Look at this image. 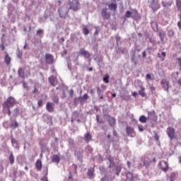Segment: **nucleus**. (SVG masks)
I'll return each mask as SVG.
<instances>
[{
  "label": "nucleus",
  "instance_id": "nucleus-59",
  "mask_svg": "<svg viewBox=\"0 0 181 181\" xmlns=\"http://www.w3.org/2000/svg\"><path fill=\"white\" fill-rule=\"evenodd\" d=\"M115 165V163H110L108 168H110V169H111L112 168H114Z\"/></svg>",
  "mask_w": 181,
  "mask_h": 181
},
{
  "label": "nucleus",
  "instance_id": "nucleus-9",
  "mask_svg": "<svg viewBox=\"0 0 181 181\" xmlns=\"http://www.w3.org/2000/svg\"><path fill=\"white\" fill-rule=\"evenodd\" d=\"M127 134L129 136H132V138H134L135 135H136V133H135V130L133 127H131L129 126H127L126 127Z\"/></svg>",
  "mask_w": 181,
  "mask_h": 181
},
{
  "label": "nucleus",
  "instance_id": "nucleus-31",
  "mask_svg": "<svg viewBox=\"0 0 181 181\" xmlns=\"http://www.w3.org/2000/svg\"><path fill=\"white\" fill-rule=\"evenodd\" d=\"M176 6L178 11L181 12V1L180 0H176Z\"/></svg>",
  "mask_w": 181,
  "mask_h": 181
},
{
  "label": "nucleus",
  "instance_id": "nucleus-52",
  "mask_svg": "<svg viewBox=\"0 0 181 181\" xmlns=\"http://www.w3.org/2000/svg\"><path fill=\"white\" fill-rule=\"evenodd\" d=\"M6 109L8 110L7 114L8 117H11V114H12V112H11V107H8V108H6Z\"/></svg>",
  "mask_w": 181,
  "mask_h": 181
},
{
  "label": "nucleus",
  "instance_id": "nucleus-27",
  "mask_svg": "<svg viewBox=\"0 0 181 181\" xmlns=\"http://www.w3.org/2000/svg\"><path fill=\"white\" fill-rule=\"evenodd\" d=\"M8 160L11 165H13L15 163V157H13V153H11L8 158Z\"/></svg>",
  "mask_w": 181,
  "mask_h": 181
},
{
  "label": "nucleus",
  "instance_id": "nucleus-3",
  "mask_svg": "<svg viewBox=\"0 0 181 181\" xmlns=\"http://www.w3.org/2000/svg\"><path fill=\"white\" fill-rule=\"evenodd\" d=\"M69 9L74 12H77V11L80 9V2L78 0H72L71 1H69Z\"/></svg>",
  "mask_w": 181,
  "mask_h": 181
},
{
  "label": "nucleus",
  "instance_id": "nucleus-16",
  "mask_svg": "<svg viewBox=\"0 0 181 181\" xmlns=\"http://www.w3.org/2000/svg\"><path fill=\"white\" fill-rule=\"evenodd\" d=\"M107 122L110 127H114L115 125V118L112 117H109L107 118Z\"/></svg>",
  "mask_w": 181,
  "mask_h": 181
},
{
  "label": "nucleus",
  "instance_id": "nucleus-20",
  "mask_svg": "<svg viewBox=\"0 0 181 181\" xmlns=\"http://www.w3.org/2000/svg\"><path fill=\"white\" fill-rule=\"evenodd\" d=\"M52 162L59 163L60 162V157H59L57 155H54L52 158Z\"/></svg>",
  "mask_w": 181,
  "mask_h": 181
},
{
  "label": "nucleus",
  "instance_id": "nucleus-39",
  "mask_svg": "<svg viewBox=\"0 0 181 181\" xmlns=\"http://www.w3.org/2000/svg\"><path fill=\"white\" fill-rule=\"evenodd\" d=\"M149 42L151 43L153 46H156V41H155L152 37L149 38Z\"/></svg>",
  "mask_w": 181,
  "mask_h": 181
},
{
  "label": "nucleus",
  "instance_id": "nucleus-29",
  "mask_svg": "<svg viewBox=\"0 0 181 181\" xmlns=\"http://www.w3.org/2000/svg\"><path fill=\"white\" fill-rule=\"evenodd\" d=\"M146 119H147L146 117L144 115H141L139 117V121L140 122H141V124H145V122H146Z\"/></svg>",
  "mask_w": 181,
  "mask_h": 181
},
{
  "label": "nucleus",
  "instance_id": "nucleus-2",
  "mask_svg": "<svg viewBox=\"0 0 181 181\" xmlns=\"http://www.w3.org/2000/svg\"><path fill=\"white\" fill-rule=\"evenodd\" d=\"M69 8L66 6L61 7L58 9V13L59 15V18H62L66 19V18H69Z\"/></svg>",
  "mask_w": 181,
  "mask_h": 181
},
{
  "label": "nucleus",
  "instance_id": "nucleus-26",
  "mask_svg": "<svg viewBox=\"0 0 181 181\" xmlns=\"http://www.w3.org/2000/svg\"><path fill=\"white\" fill-rule=\"evenodd\" d=\"M47 110L49 111V112H53V105H52V103H47Z\"/></svg>",
  "mask_w": 181,
  "mask_h": 181
},
{
  "label": "nucleus",
  "instance_id": "nucleus-5",
  "mask_svg": "<svg viewBox=\"0 0 181 181\" xmlns=\"http://www.w3.org/2000/svg\"><path fill=\"white\" fill-rule=\"evenodd\" d=\"M158 166H160V169L163 170V172H165V173L169 170V164L165 160L160 161L158 163Z\"/></svg>",
  "mask_w": 181,
  "mask_h": 181
},
{
  "label": "nucleus",
  "instance_id": "nucleus-30",
  "mask_svg": "<svg viewBox=\"0 0 181 181\" xmlns=\"http://www.w3.org/2000/svg\"><path fill=\"white\" fill-rule=\"evenodd\" d=\"M46 19H47V16L45 15L42 18H40L39 20L40 23H45L46 22Z\"/></svg>",
  "mask_w": 181,
  "mask_h": 181
},
{
  "label": "nucleus",
  "instance_id": "nucleus-7",
  "mask_svg": "<svg viewBox=\"0 0 181 181\" xmlns=\"http://www.w3.org/2000/svg\"><path fill=\"white\" fill-rule=\"evenodd\" d=\"M79 54H81V56H84L86 59H88L89 63L91 62V58H90L91 57V54H90L88 51L86 50V49L81 48L79 50Z\"/></svg>",
  "mask_w": 181,
  "mask_h": 181
},
{
  "label": "nucleus",
  "instance_id": "nucleus-56",
  "mask_svg": "<svg viewBox=\"0 0 181 181\" xmlns=\"http://www.w3.org/2000/svg\"><path fill=\"white\" fill-rule=\"evenodd\" d=\"M132 62H135V53L131 55Z\"/></svg>",
  "mask_w": 181,
  "mask_h": 181
},
{
  "label": "nucleus",
  "instance_id": "nucleus-53",
  "mask_svg": "<svg viewBox=\"0 0 181 181\" xmlns=\"http://www.w3.org/2000/svg\"><path fill=\"white\" fill-rule=\"evenodd\" d=\"M74 94V90L73 89H71L69 90V95H70V97H73Z\"/></svg>",
  "mask_w": 181,
  "mask_h": 181
},
{
  "label": "nucleus",
  "instance_id": "nucleus-41",
  "mask_svg": "<svg viewBox=\"0 0 181 181\" xmlns=\"http://www.w3.org/2000/svg\"><path fill=\"white\" fill-rule=\"evenodd\" d=\"M17 57L21 59L22 57V51L19 49V48L17 49Z\"/></svg>",
  "mask_w": 181,
  "mask_h": 181
},
{
  "label": "nucleus",
  "instance_id": "nucleus-22",
  "mask_svg": "<svg viewBox=\"0 0 181 181\" xmlns=\"http://www.w3.org/2000/svg\"><path fill=\"white\" fill-rule=\"evenodd\" d=\"M162 5L164 8H170V6L172 5V1H168V2L162 1Z\"/></svg>",
  "mask_w": 181,
  "mask_h": 181
},
{
  "label": "nucleus",
  "instance_id": "nucleus-57",
  "mask_svg": "<svg viewBox=\"0 0 181 181\" xmlns=\"http://www.w3.org/2000/svg\"><path fill=\"white\" fill-rule=\"evenodd\" d=\"M83 100H88V95L87 93H85L82 98Z\"/></svg>",
  "mask_w": 181,
  "mask_h": 181
},
{
  "label": "nucleus",
  "instance_id": "nucleus-64",
  "mask_svg": "<svg viewBox=\"0 0 181 181\" xmlns=\"http://www.w3.org/2000/svg\"><path fill=\"white\" fill-rule=\"evenodd\" d=\"M177 60L179 62V64L181 67V58H177Z\"/></svg>",
  "mask_w": 181,
  "mask_h": 181
},
{
  "label": "nucleus",
  "instance_id": "nucleus-19",
  "mask_svg": "<svg viewBox=\"0 0 181 181\" xmlns=\"http://www.w3.org/2000/svg\"><path fill=\"white\" fill-rule=\"evenodd\" d=\"M126 177L129 181H134V174H132L131 172L126 173Z\"/></svg>",
  "mask_w": 181,
  "mask_h": 181
},
{
  "label": "nucleus",
  "instance_id": "nucleus-18",
  "mask_svg": "<svg viewBox=\"0 0 181 181\" xmlns=\"http://www.w3.org/2000/svg\"><path fill=\"white\" fill-rule=\"evenodd\" d=\"M49 83L51 84V86H53V87L56 86V80L54 79V76H51L49 77Z\"/></svg>",
  "mask_w": 181,
  "mask_h": 181
},
{
  "label": "nucleus",
  "instance_id": "nucleus-61",
  "mask_svg": "<svg viewBox=\"0 0 181 181\" xmlns=\"http://www.w3.org/2000/svg\"><path fill=\"white\" fill-rule=\"evenodd\" d=\"M66 54H67V49H64L62 55V56H66Z\"/></svg>",
  "mask_w": 181,
  "mask_h": 181
},
{
  "label": "nucleus",
  "instance_id": "nucleus-43",
  "mask_svg": "<svg viewBox=\"0 0 181 181\" xmlns=\"http://www.w3.org/2000/svg\"><path fill=\"white\" fill-rule=\"evenodd\" d=\"M115 39H116L117 45H118V42L121 40V37H119V35L117 34L115 35Z\"/></svg>",
  "mask_w": 181,
  "mask_h": 181
},
{
  "label": "nucleus",
  "instance_id": "nucleus-55",
  "mask_svg": "<svg viewBox=\"0 0 181 181\" xmlns=\"http://www.w3.org/2000/svg\"><path fill=\"white\" fill-rule=\"evenodd\" d=\"M150 90L151 91V93L153 94L155 91V87H153V86H150Z\"/></svg>",
  "mask_w": 181,
  "mask_h": 181
},
{
  "label": "nucleus",
  "instance_id": "nucleus-10",
  "mask_svg": "<svg viewBox=\"0 0 181 181\" xmlns=\"http://www.w3.org/2000/svg\"><path fill=\"white\" fill-rule=\"evenodd\" d=\"M160 84L164 91L169 92V81H166V79H163L160 81Z\"/></svg>",
  "mask_w": 181,
  "mask_h": 181
},
{
  "label": "nucleus",
  "instance_id": "nucleus-34",
  "mask_svg": "<svg viewBox=\"0 0 181 181\" xmlns=\"http://www.w3.org/2000/svg\"><path fill=\"white\" fill-rule=\"evenodd\" d=\"M83 35H85V36H87V35H88V33H90V30H88V28H87V27L83 28Z\"/></svg>",
  "mask_w": 181,
  "mask_h": 181
},
{
  "label": "nucleus",
  "instance_id": "nucleus-32",
  "mask_svg": "<svg viewBox=\"0 0 181 181\" xmlns=\"http://www.w3.org/2000/svg\"><path fill=\"white\" fill-rule=\"evenodd\" d=\"M115 170H116V175L119 176V173H121V170H122L121 166L116 167Z\"/></svg>",
  "mask_w": 181,
  "mask_h": 181
},
{
  "label": "nucleus",
  "instance_id": "nucleus-62",
  "mask_svg": "<svg viewBox=\"0 0 181 181\" xmlns=\"http://www.w3.org/2000/svg\"><path fill=\"white\" fill-rule=\"evenodd\" d=\"M42 181H49V180H47V177L45 176L41 179Z\"/></svg>",
  "mask_w": 181,
  "mask_h": 181
},
{
  "label": "nucleus",
  "instance_id": "nucleus-38",
  "mask_svg": "<svg viewBox=\"0 0 181 181\" xmlns=\"http://www.w3.org/2000/svg\"><path fill=\"white\" fill-rule=\"evenodd\" d=\"M95 31L94 33V36L98 35V33H100V27H95Z\"/></svg>",
  "mask_w": 181,
  "mask_h": 181
},
{
  "label": "nucleus",
  "instance_id": "nucleus-24",
  "mask_svg": "<svg viewBox=\"0 0 181 181\" xmlns=\"http://www.w3.org/2000/svg\"><path fill=\"white\" fill-rule=\"evenodd\" d=\"M4 61L6 64H11V57H9V54H6L4 57Z\"/></svg>",
  "mask_w": 181,
  "mask_h": 181
},
{
  "label": "nucleus",
  "instance_id": "nucleus-54",
  "mask_svg": "<svg viewBox=\"0 0 181 181\" xmlns=\"http://www.w3.org/2000/svg\"><path fill=\"white\" fill-rule=\"evenodd\" d=\"M43 105V101L42 100H38V107H42Z\"/></svg>",
  "mask_w": 181,
  "mask_h": 181
},
{
  "label": "nucleus",
  "instance_id": "nucleus-6",
  "mask_svg": "<svg viewBox=\"0 0 181 181\" xmlns=\"http://www.w3.org/2000/svg\"><path fill=\"white\" fill-rule=\"evenodd\" d=\"M167 135L170 137V139L173 141L175 139V135L176 134V131L173 127H169L166 131Z\"/></svg>",
  "mask_w": 181,
  "mask_h": 181
},
{
  "label": "nucleus",
  "instance_id": "nucleus-46",
  "mask_svg": "<svg viewBox=\"0 0 181 181\" xmlns=\"http://www.w3.org/2000/svg\"><path fill=\"white\" fill-rule=\"evenodd\" d=\"M45 30H42V29H39L37 31V35H43Z\"/></svg>",
  "mask_w": 181,
  "mask_h": 181
},
{
  "label": "nucleus",
  "instance_id": "nucleus-51",
  "mask_svg": "<svg viewBox=\"0 0 181 181\" xmlns=\"http://www.w3.org/2000/svg\"><path fill=\"white\" fill-rule=\"evenodd\" d=\"M53 101H54V103H59V98H57V96H54L53 98Z\"/></svg>",
  "mask_w": 181,
  "mask_h": 181
},
{
  "label": "nucleus",
  "instance_id": "nucleus-14",
  "mask_svg": "<svg viewBox=\"0 0 181 181\" xmlns=\"http://www.w3.org/2000/svg\"><path fill=\"white\" fill-rule=\"evenodd\" d=\"M10 139L11 141L12 146H13V148H18V145H19V143L15 138H13V135H11L10 136Z\"/></svg>",
  "mask_w": 181,
  "mask_h": 181
},
{
  "label": "nucleus",
  "instance_id": "nucleus-28",
  "mask_svg": "<svg viewBox=\"0 0 181 181\" xmlns=\"http://www.w3.org/2000/svg\"><path fill=\"white\" fill-rule=\"evenodd\" d=\"M109 9L111 11H117V4L112 3L110 5H109Z\"/></svg>",
  "mask_w": 181,
  "mask_h": 181
},
{
  "label": "nucleus",
  "instance_id": "nucleus-47",
  "mask_svg": "<svg viewBox=\"0 0 181 181\" xmlns=\"http://www.w3.org/2000/svg\"><path fill=\"white\" fill-rule=\"evenodd\" d=\"M175 177H176V173H171L170 175V179H175Z\"/></svg>",
  "mask_w": 181,
  "mask_h": 181
},
{
  "label": "nucleus",
  "instance_id": "nucleus-63",
  "mask_svg": "<svg viewBox=\"0 0 181 181\" xmlns=\"http://www.w3.org/2000/svg\"><path fill=\"white\" fill-rule=\"evenodd\" d=\"M23 88H26V89L28 90V83L23 82Z\"/></svg>",
  "mask_w": 181,
  "mask_h": 181
},
{
  "label": "nucleus",
  "instance_id": "nucleus-11",
  "mask_svg": "<svg viewBox=\"0 0 181 181\" xmlns=\"http://www.w3.org/2000/svg\"><path fill=\"white\" fill-rule=\"evenodd\" d=\"M45 60L47 64H52L54 62V58L53 57V55H52L51 54H45Z\"/></svg>",
  "mask_w": 181,
  "mask_h": 181
},
{
  "label": "nucleus",
  "instance_id": "nucleus-36",
  "mask_svg": "<svg viewBox=\"0 0 181 181\" xmlns=\"http://www.w3.org/2000/svg\"><path fill=\"white\" fill-rule=\"evenodd\" d=\"M68 143L69 144L70 146H74V140L73 139H68Z\"/></svg>",
  "mask_w": 181,
  "mask_h": 181
},
{
  "label": "nucleus",
  "instance_id": "nucleus-58",
  "mask_svg": "<svg viewBox=\"0 0 181 181\" xmlns=\"http://www.w3.org/2000/svg\"><path fill=\"white\" fill-rule=\"evenodd\" d=\"M173 35H175V33H173V30L168 31V36H173Z\"/></svg>",
  "mask_w": 181,
  "mask_h": 181
},
{
  "label": "nucleus",
  "instance_id": "nucleus-49",
  "mask_svg": "<svg viewBox=\"0 0 181 181\" xmlns=\"http://www.w3.org/2000/svg\"><path fill=\"white\" fill-rule=\"evenodd\" d=\"M138 128H139V131H140V132H144V126H142V124H139L138 126Z\"/></svg>",
  "mask_w": 181,
  "mask_h": 181
},
{
  "label": "nucleus",
  "instance_id": "nucleus-60",
  "mask_svg": "<svg viewBox=\"0 0 181 181\" xmlns=\"http://www.w3.org/2000/svg\"><path fill=\"white\" fill-rule=\"evenodd\" d=\"M146 78H148V80H151L152 79V77L151 76V74H147L146 76Z\"/></svg>",
  "mask_w": 181,
  "mask_h": 181
},
{
  "label": "nucleus",
  "instance_id": "nucleus-35",
  "mask_svg": "<svg viewBox=\"0 0 181 181\" xmlns=\"http://www.w3.org/2000/svg\"><path fill=\"white\" fill-rule=\"evenodd\" d=\"M18 127H19V124H18V122H16V120L14 121V124L12 123L11 124V128H13L14 129L18 128Z\"/></svg>",
  "mask_w": 181,
  "mask_h": 181
},
{
  "label": "nucleus",
  "instance_id": "nucleus-50",
  "mask_svg": "<svg viewBox=\"0 0 181 181\" xmlns=\"http://www.w3.org/2000/svg\"><path fill=\"white\" fill-rule=\"evenodd\" d=\"M96 121L97 122H98L99 124H103V121H100V115H96Z\"/></svg>",
  "mask_w": 181,
  "mask_h": 181
},
{
  "label": "nucleus",
  "instance_id": "nucleus-40",
  "mask_svg": "<svg viewBox=\"0 0 181 181\" xmlns=\"http://www.w3.org/2000/svg\"><path fill=\"white\" fill-rule=\"evenodd\" d=\"M103 81H104V83H110V76H107L104 77Z\"/></svg>",
  "mask_w": 181,
  "mask_h": 181
},
{
  "label": "nucleus",
  "instance_id": "nucleus-13",
  "mask_svg": "<svg viewBox=\"0 0 181 181\" xmlns=\"http://www.w3.org/2000/svg\"><path fill=\"white\" fill-rule=\"evenodd\" d=\"M94 172H95L94 168H90L88 170L87 175L88 176L89 179H94V177L95 176Z\"/></svg>",
  "mask_w": 181,
  "mask_h": 181
},
{
  "label": "nucleus",
  "instance_id": "nucleus-37",
  "mask_svg": "<svg viewBox=\"0 0 181 181\" xmlns=\"http://www.w3.org/2000/svg\"><path fill=\"white\" fill-rule=\"evenodd\" d=\"M107 160H109L110 163H115L114 162V157H112L111 156H108Z\"/></svg>",
  "mask_w": 181,
  "mask_h": 181
},
{
  "label": "nucleus",
  "instance_id": "nucleus-44",
  "mask_svg": "<svg viewBox=\"0 0 181 181\" xmlns=\"http://www.w3.org/2000/svg\"><path fill=\"white\" fill-rule=\"evenodd\" d=\"M13 112H14L13 115H14L15 117H18V115L19 114V110H18V108H16V109L13 110Z\"/></svg>",
  "mask_w": 181,
  "mask_h": 181
},
{
  "label": "nucleus",
  "instance_id": "nucleus-48",
  "mask_svg": "<svg viewBox=\"0 0 181 181\" xmlns=\"http://www.w3.org/2000/svg\"><path fill=\"white\" fill-rule=\"evenodd\" d=\"M101 181H109V180H108V176L104 175V176L101 178Z\"/></svg>",
  "mask_w": 181,
  "mask_h": 181
},
{
  "label": "nucleus",
  "instance_id": "nucleus-33",
  "mask_svg": "<svg viewBox=\"0 0 181 181\" xmlns=\"http://www.w3.org/2000/svg\"><path fill=\"white\" fill-rule=\"evenodd\" d=\"M97 93L99 96L103 95L104 94V90H102L100 87H97Z\"/></svg>",
  "mask_w": 181,
  "mask_h": 181
},
{
  "label": "nucleus",
  "instance_id": "nucleus-1",
  "mask_svg": "<svg viewBox=\"0 0 181 181\" xmlns=\"http://www.w3.org/2000/svg\"><path fill=\"white\" fill-rule=\"evenodd\" d=\"M15 104H16V100L13 97L9 96L7 100L4 102L3 108H11L13 107Z\"/></svg>",
  "mask_w": 181,
  "mask_h": 181
},
{
  "label": "nucleus",
  "instance_id": "nucleus-4",
  "mask_svg": "<svg viewBox=\"0 0 181 181\" xmlns=\"http://www.w3.org/2000/svg\"><path fill=\"white\" fill-rule=\"evenodd\" d=\"M124 18H132V19H138L139 16L138 15V11L134 10V12H131L129 11H126Z\"/></svg>",
  "mask_w": 181,
  "mask_h": 181
},
{
  "label": "nucleus",
  "instance_id": "nucleus-21",
  "mask_svg": "<svg viewBox=\"0 0 181 181\" xmlns=\"http://www.w3.org/2000/svg\"><path fill=\"white\" fill-rule=\"evenodd\" d=\"M18 74L21 78H25V71H23V69L20 68L18 71Z\"/></svg>",
  "mask_w": 181,
  "mask_h": 181
},
{
  "label": "nucleus",
  "instance_id": "nucleus-25",
  "mask_svg": "<svg viewBox=\"0 0 181 181\" xmlns=\"http://www.w3.org/2000/svg\"><path fill=\"white\" fill-rule=\"evenodd\" d=\"M141 90H139V94L141 95V97H146V94L145 93V88L141 86Z\"/></svg>",
  "mask_w": 181,
  "mask_h": 181
},
{
  "label": "nucleus",
  "instance_id": "nucleus-42",
  "mask_svg": "<svg viewBox=\"0 0 181 181\" xmlns=\"http://www.w3.org/2000/svg\"><path fill=\"white\" fill-rule=\"evenodd\" d=\"M154 139L160 144V141H159V135H158V133L155 132L154 133Z\"/></svg>",
  "mask_w": 181,
  "mask_h": 181
},
{
  "label": "nucleus",
  "instance_id": "nucleus-8",
  "mask_svg": "<svg viewBox=\"0 0 181 181\" xmlns=\"http://www.w3.org/2000/svg\"><path fill=\"white\" fill-rule=\"evenodd\" d=\"M149 7L153 11V12H156L159 8H160V6L159 5V2L153 0L149 5Z\"/></svg>",
  "mask_w": 181,
  "mask_h": 181
},
{
  "label": "nucleus",
  "instance_id": "nucleus-12",
  "mask_svg": "<svg viewBox=\"0 0 181 181\" xmlns=\"http://www.w3.org/2000/svg\"><path fill=\"white\" fill-rule=\"evenodd\" d=\"M102 18L105 21V19H110L111 18V14L107 13V8H103L101 12Z\"/></svg>",
  "mask_w": 181,
  "mask_h": 181
},
{
  "label": "nucleus",
  "instance_id": "nucleus-17",
  "mask_svg": "<svg viewBox=\"0 0 181 181\" xmlns=\"http://www.w3.org/2000/svg\"><path fill=\"white\" fill-rule=\"evenodd\" d=\"M84 138H85L86 142H90L93 137L90 134V132H88L86 134H85Z\"/></svg>",
  "mask_w": 181,
  "mask_h": 181
},
{
  "label": "nucleus",
  "instance_id": "nucleus-45",
  "mask_svg": "<svg viewBox=\"0 0 181 181\" xmlns=\"http://www.w3.org/2000/svg\"><path fill=\"white\" fill-rule=\"evenodd\" d=\"M70 62H71L70 59H68V61H67L68 69H69V70H70V71H71V64Z\"/></svg>",
  "mask_w": 181,
  "mask_h": 181
},
{
  "label": "nucleus",
  "instance_id": "nucleus-23",
  "mask_svg": "<svg viewBox=\"0 0 181 181\" xmlns=\"http://www.w3.org/2000/svg\"><path fill=\"white\" fill-rule=\"evenodd\" d=\"M158 35H159V37L161 40V42H163L164 39H165V37L166 36V34L165 33V32L163 31H160L158 33Z\"/></svg>",
  "mask_w": 181,
  "mask_h": 181
},
{
  "label": "nucleus",
  "instance_id": "nucleus-15",
  "mask_svg": "<svg viewBox=\"0 0 181 181\" xmlns=\"http://www.w3.org/2000/svg\"><path fill=\"white\" fill-rule=\"evenodd\" d=\"M35 168L37 170H42V160H37L35 163Z\"/></svg>",
  "mask_w": 181,
  "mask_h": 181
}]
</instances>
